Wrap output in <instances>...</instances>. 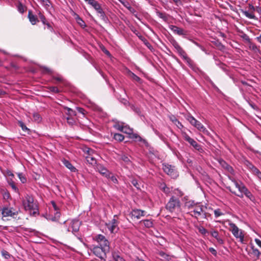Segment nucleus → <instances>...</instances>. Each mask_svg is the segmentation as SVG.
Returning a JSON list of instances; mask_svg holds the SVG:
<instances>
[{"mask_svg":"<svg viewBox=\"0 0 261 261\" xmlns=\"http://www.w3.org/2000/svg\"><path fill=\"white\" fill-rule=\"evenodd\" d=\"M230 227V230L233 235V236L238 239L242 244H245L244 242V232L242 229H240L236 225V224L230 222L228 224Z\"/></svg>","mask_w":261,"mask_h":261,"instance_id":"8","label":"nucleus"},{"mask_svg":"<svg viewBox=\"0 0 261 261\" xmlns=\"http://www.w3.org/2000/svg\"><path fill=\"white\" fill-rule=\"evenodd\" d=\"M41 4L46 9H48L50 6V2L49 0H40Z\"/></svg>","mask_w":261,"mask_h":261,"instance_id":"39","label":"nucleus"},{"mask_svg":"<svg viewBox=\"0 0 261 261\" xmlns=\"http://www.w3.org/2000/svg\"><path fill=\"white\" fill-rule=\"evenodd\" d=\"M104 52V53L110 58L111 59L112 58V56L110 54V53L109 52V50H102Z\"/></svg>","mask_w":261,"mask_h":261,"instance_id":"61","label":"nucleus"},{"mask_svg":"<svg viewBox=\"0 0 261 261\" xmlns=\"http://www.w3.org/2000/svg\"><path fill=\"white\" fill-rule=\"evenodd\" d=\"M33 121L37 123H40L42 120V117L37 112H34L33 114Z\"/></svg>","mask_w":261,"mask_h":261,"instance_id":"27","label":"nucleus"},{"mask_svg":"<svg viewBox=\"0 0 261 261\" xmlns=\"http://www.w3.org/2000/svg\"><path fill=\"white\" fill-rule=\"evenodd\" d=\"M179 128H182L184 126L179 121H177L176 123H174Z\"/></svg>","mask_w":261,"mask_h":261,"instance_id":"58","label":"nucleus"},{"mask_svg":"<svg viewBox=\"0 0 261 261\" xmlns=\"http://www.w3.org/2000/svg\"><path fill=\"white\" fill-rule=\"evenodd\" d=\"M252 167L253 169V173L261 181V172L256 167L252 166Z\"/></svg>","mask_w":261,"mask_h":261,"instance_id":"34","label":"nucleus"},{"mask_svg":"<svg viewBox=\"0 0 261 261\" xmlns=\"http://www.w3.org/2000/svg\"><path fill=\"white\" fill-rule=\"evenodd\" d=\"M81 223L82 222L79 220H72L70 222L69 226L67 228V230L68 232L71 231L82 242V237L78 233Z\"/></svg>","mask_w":261,"mask_h":261,"instance_id":"7","label":"nucleus"},{"mask_svg":"<svg viewBox=\"0 0 261 261\" xmlns=\"http://www.w3.org/2000/svg\"><path fill=\"white\" fill-rule=\"evenodd\" d=\"M43 216L48 220L56 222L58 221L60 217V213L59 212H56L55 213L54 216L50 214L46 213L43 215Z\"/></svg>","mask_w":261,"mask_h":261,"instance_id":"18","label":"nucleus"},{"mask_svg":"<svg viewBox=\"0 0 261 261\" xmlns=\"http://www.w3.org/2000/svg\"><path fill=\"white\" fill-rule=\"evenodd\" d=\"M235 187L238 189L239 192L240 193V194H237L236 195L240 198H243V194L247 189V188L241 181H239V183H236Z\"/></svg>","mask_w":261,"mask_h":261,"instance_id":"17","label":"nucleus"},{"mask_svg":"<svg viewBox=\"0 0 261 261\" xmlns=\"http://www.w3.org/2000/svg\"><path fill=\"white\" fill-rule=\"evenodd\" d=\"M112 255L115 261H125L117 253L114 252L113 253Z\"/></svg>","mask_w":261,"mask_h":261,"instance_id":"37","label":"nucleus"},{"mask_svg":"<svg viewBox=\"0 0 261 261\" xmlns=\"http://www.w3.org/2000/svg\"><path fill=\"white\" fill-rule=\"evenodd\" d=\"M229 179L236 186V183H239V182L237 181L234 178L231 177L230 176L228 177Z\"/></svg>","mask_w":261,"mask_h":261,"instance_id":"64","label":"nucleus"},{"mask_svg":"<svg viewBox=\"0 0 261 261\" xmlns=\"http://www.w3.org/2000/svg\"><path fill=\"white\" fill-rule=\"evenodd\" d=\"M130 76L134 80L136 81H137L138 82H140L141 81V79L138 76H137L133 72H130Z\"/></svg>","mask_w":261,"mask_h":261,"instance_id":"44","label":"nucleus"},{"mask_svg":"<svg viewBox=\"0 0 261 261\" xmlns=\"http://www.w3.org/2000/svg\"><path fill=\"white\" fill-rule=\"evenodd\" d=\"M159 255L165 259H168L169 255L163 251H160L158 253Z\"/></svg>","mask_w":261,"mask_h":261,"instance_id":"48","label":"nucleus"},{"mask_svg":"<svg viewBox=\"0 0 261 261\" xmlns=\"http://www.w3.org/2000/svg\"><path fill=\"white\" fill-rule=\"evenodd\" d=\"M121 132L129 135V134H132V133L133 132V129L130 128L127 125H124Z\"/></svg>","mask_w":261,"mask_h":261,"instance_id":"32","label":"nucleus"},{"mask_svg":"<svg viewBox=\"0 0 261 261\" xmlns=\"http://www.w3.org/2000/svg\"><path fill=\"white\" fill-rule=\"evenodd\" d=\"M210 234L211 235L214 237V238H215L217 242L219 243V244H223L224 243V241L222 239H221L219 236V232L217 230H212L211 231H210Z\"/></svg>","mask_w":261,"mask_h":261,"instance_id":"22","label":"nucleus"},{"mask_svg":"<svg viewBox=\"0 0 261 261\" xmlns=\"http://www.w3.org/2000/svg\"><path fill=\"white\" fill-rule=\"evenodd\" d=\"M88 4L90 5L96 11L97 13L101 20L107 22L108 21V18L106 16L105 12L101 7L100 5L95 0H84Z\"/></svg>","mask_w":261,"mask_h":261,"instance_id":"6","label":"nucleus"},{"mask_svg":"<svg viewBox=\"0 0 261 261\" xmlns=\"http://www.w3.org/2000/svg\"><path fill=\"white\" fill-rule=\"evenodd\" d=\"M186 118L192 125L196 128L199 131L207 135L210 134L208 130L205 126L200 121L196 119L191 114L189 113L186 116Z\"/></svg>","mask_w":261,"mask_h":261,"instance_id":"5","label":"nucleus"},{"mask_svg":"<svg viewBox=\"0 0 261 261\" xmlns=\"http://www.w3.org/2000/svg\"><path fill=\"white\" fill-rule=\"evenodd\" d=\"M18 177L22 183H25L27 181V179L24 175L22 173H18Z\"/></svg>","mask_w":261,"mask_h":261,"instance_id":"42","label":"nucleus"},{"mask_svg":"<svg viewBox=\"0 0 261 261\" xmlns=\"http://www.w3.org/2000/svg\"><path fill=\"white\" fill-rule=\"evenodd\" d=\"M83 151L84 152V156L88 163L92 165H94L96 164V158L98 156V154L94 150L85 146L83 147Z\"/></svg>","mask_w":261,"mask_h":261,"instance_id":"4","label":"nucleus"},{"mask_svg":"<svg viewBox=\"0 0 261 261\" xmlns=\"http://www.w3.org/2000/svg\"><path fill=\"white\" fill-rule=\"evenodd\" d=\"M129 138L133 139L135 141H138L144 144L146 146H148V143L147 142V141L142 138H141L139 135H138L137 134L133 133V132L132 133V134H129Z\"/></svg>","mask_w":261,"mask_h":261,"instance_id":"16","label":"nucleus"},{"mask_svg":"<svg viewBox=\"0 0 261 261\" xmlns=\"http://www.w3.org/2000/svg\"><path fill=\"white\" fill-rule=\"evenodd\" d=\"M255 39L256 40V41L259 43H260L261 44V34H259L258 36H257Z\"/></svg>","mask_w":261,"mask_h":261,"instance_id":"63","label":"nucleus"},{"mask_svg":"<svg viewBox=\"0 0 261 261\" xmlns=\"http://www.w3.org/2000/svg\"><path fill=\"white\" fill-rule=\"evenodd\" d=\"M210 252L213 254L214 256H216L217 255V252L216 249H215L213 247H211L208 249Z\"/></svg>","mask_w":261,"mask_h":261,"instance_id":"53","label":"nucleus"},{"mask_svg":"<svg viewBox=\"0 0 261 261\" xmlns=\"http://www.w3.org/2000/svg\"><path fill=\"white\" fill-rule=\"evenodd\" d=\"M28 17L30 20V21L31 22L32 24H35L38 21L37 17L33 15L30 11L29 12Z\"/></svg>","mask_w":261,"mask_h":261,"instance_id":"28","label":"nucleus"},{"mask_svg":"<svg viewBox=\"0 0 261 261\" xmlns=\"http://www.w3.org/2000/svg\"><path fill=\"white\" fill-rule=\"evenodd\" d=\"M245 196L251 201L253 202H255V198L252 193L247 189L243 194V196Z\"/></svg>","mask_w":261,"mask_h":261,"instance_id":"25","label":"nucleus"},{"mask_svg":"<svg viewBox=\"0 0 261 261\" xmlns=\"http://www.w3.org/2000/svg\"><path fill=\"white\" fill-rule=\"evenodd\" d=\"M241 37L247 42H250V39L249 37L246 34H243L241 35Z\"/></svg>","mask_w":261,"mask_h":261,"instance_id":"49","label":"nucleus"},{"mask_svg":"<svg viewBox=\"0 0 261 261\" xmlns=\"http://www.w3.org/2000/svg\"><path fill=\"white\" fill-rule=\"evenodd\" d=\"M256 244L261 248V241L258 239H255L254 240Z\"/></svg>","mask_w":261,"mask_h":261,"instance_id":"62","label":"nucleus"},{"mask_svg":"<svg viewBox=\"0 0 261 261\" xmlns=\"http://www.w3.org/2000/svg\"><path fill=\"white\" fill-rule=\"evenodd\" d=\"M18 11L20 13H22L24 12V8L21 4H19L17 7Z\"/></svg>","mask_w":261,"mask_h":261,"instance_id":"52","label":"nucleus"},{"mask_svg":"<svg viewBox=\"0 0 261 261\" xmlns=\"http://www.w3.org/2000/svg\"><path fill=\"white\" fill-rule=\"evenodd\" d=\"M199 203H195L194 201H189L186 203V206H187L189 208H193L196 206V205H198Z\"/></svg>","mask_w":261,"mask_h":261,"instance_id":"35","label":"nucleus"},{"mask_svg":"<svg viewBox=\"0 0 261 261\" xmlns=\"http://www.w3.org/2000/svg\"><path fill=\"white\" fill-rule=\"evenodd\" d=\"M67 123L70 125H73L74 123V120L69 117H67Z\"/></svg>","mask_w":261,"mask_h":261,"instance_id":"55","label":"nucleus"},{"mask_svg":"<svg viewBox=\"0 0 261 261\" xmlns=\"http://www.w3.org/2000/svg\"><path fill=\"white\" fill-rule=\"evenodd\" d=\"M113 138L115 140L119 141V142L122 141L124 139V136L122 135V134H119V133H115L114 135Z\"/></svg>","mask_w":261,"mask_h":261,"instance_id":"33","label":"nucleus"},{"mask_svg":"<svg viewBox=\"0 0 261 261\" xmlns=\"http://www.w3.org/2000/svg\"><path fill=\"white\" fill-rule=\"evenodd\" d=\"M96 168L97 171L103 176L106 177H109L110 172L103 165L98 164L97 165Z\"/></svg>","mask_w":261,"mask_h":261,"instance_id":"20","label":"nucleus"},{"mask_svg":"<svg viewBox=\"0 0 261 261\" xmlns=\"http://www.w3.org/2000/svg\"><path fill=\"white\" fill-rule=\"evenodd\" d=\"M169 28L174 34L184 37H185L187 35V33L186 31H185L182 28H179L176 25H169Z\"/></svg>","mask_w":261,"mask_h":261,"instance_id":"15","label":"nucleus"},{"mask_svg":"<svg viewBox=\"0 0 261 261\" xmlns=\"http://www.w3.org/2000/svg\"><path fill=\"white\" fill-rule=\"evenodd\" d=\"M203 206L202 204H199L196 205L193 210L189 212L190 215L196 219H198L199 217H201L202 218H206V213L203 212Z\"/></svg>","mask_w":261,"mask_h":261,"instance_id":"9","label":"nucleus"},{"mask_svg":"<svg viewBox=\"0 0 261 261\" xmlns=\"http://www.w3.org/2000/svg\"><path fill=\"white\" fill-rule=\"evenodd\" d=\"M117 215H114L113 219L106 224L107 227L111 233L117 232L119 229L118 221L115 219V217H117Z\"/></svg>","mask_w":261,"mask_h":261,"instance_id":"13","label":"nucleus"},{"mask_svg":"<svg viewBox=\"0 0 261 261\" xmlns=\"http://www.w3.org/2000/svg\"><path fill=\"white\" fill-rule=\"evenodd\" d=\"M144 226L147 228H150L153 226L152 221L151 220H144L142 221Z\"/></svg>","mask_w":261,"mask_h":261,"instance_id":"36","label":"nucleus"},{"mask_svg":"<svg viewBox=\"0 0 261 261\" xmlns=\"http://www.w3.org/2000/svg\"><path fill=\"white\" fill-rule=\"evenodd\" d=\"M22 204L25 211H28L31 215L35 216L39 214L38 204L32 195H25L22 200Z\"/></svg>","mask_w":261,"mask_h":261,"instance_id":"2","label":"nucleus"},{"mask_svg":"<svg viewBox=\"0 0 261 261\" xmlns=\"http://www.w3.org/2000/svg\"><path fill=\"white\" fill-rule=\"evenodd\" d=\"M243 13L246 17H247L249 19H256L255 16L254 15V13L252 12H250L247 11H244L243 12Z\"/></svg>","mask_w":261,"mask_h":261,"instance_id":"30","label":"nucleus"},{"mask_svg":"<svg viewBox=\"0 0 261 261\" xmlns=\"http://www.w3.org/2000/svg\"><path fill=\"white\" fill-rule=\"evenodd\" d=\"M49 89L50 91L55 93H58L60 92V90L56 87H50Z\"/></svg>","mask_w":261,"mask_h":261,"instance_id":"50","label":"nucleus"},{"mask_svg":"<svg viewBox=\"0 0 261 261\" xmlns=\"http://www.w3.org/2000/svg\"><path fill=\"white\" fill-rule=\"evenodd\" d=\"M51 204H52V205H53V207H54V208L55 211H56V212H59V211H58V207H57V206L56 205V204L55 202H54V201H51Z\"/></svg>","mask_w":261,"mask_h":261,"instance_id":"60","label":"nucleus"},{"mask_svg":"<svg viewBox=\"0 0 261 261\" xmlns=\"http://www.w3.org/2000/svg\"><path fill=\"white\" fill-rule=\"evenodd\" d=\"M245 196L251 201L253 202H255V198L252 193L247 189L243 194V196Z\"/></svg>","mask_w":261,"mask_h":261,"instance_id":"24","label":"nucleus"},{"mask_svg":"<svg viewBox=\"0 0 261 261\" xmlns=\"http://www.w3.org/2000/svg\"><path fill=\"white\" fill-rule=\"evenodd\" d=\"M76 110H77V111L79 113H81V114H82L83 115H85V110L83 108H80V107H77L76 108Z\"/></svg>","mask_w":261,"mask_h":261,"instance_id":"57","label":"nucleus"},{"mask_svg":"<svg viewBox=\"0 0 261 261\" xmlns=\"http://www.w3.org/2000/svg\"><path fill=\"white\" fill-rule=\"evenodd\" d=\"M63 163L66 167H67L70 170V171L75 172L77 171L76 169L72 165V164L69 161L67 160H64L63 161Z\"/></svg>","mask_w":261,"mask_h":261,"instance_id":"23","label":"nucleus"},{"mask_svg":"<svg viewBox=\"0 0 261 261\" xmlns=\"http://www.w3.org/2000/svg\"><path fill=\"white\" fill-rule=\"evenodd\" d=\"M182 135L185 140L187 141L196 150L199 152H202L203 151L201 145L197 143V142L193 139L191 138L186 133H182Z\"/></svg>","mask_w":261,"mask_h":261,"instance_id":"11","label":"nucleus"},{"mask_svg":"<svg viewBox=\"0 0 261 261\" xmlns=\"http://www.w3.org/2000/svg\"><path fill=\"white\" fill-rule=\"evenodd\" d=\"M97 243V245H93V253L101 259H105L107 257V253L109 251V242L106 237L102 234H98L94 239Z\"/></svg>","mask_w":261,"mask_h":261,"instance_id":"1","label":"nucleus"},{"mask_svg":"<svg viewBox=\"0 0 261 261\" xmlns=\"http://www.w3.org/2000/svg\"><path fill=\"white\" fill-rule=\"evenodd\" d=\"M166 208L170 213L181 212V204L178 198L172 196L166 205Z\"/></svg>","mask_w":261,"mask_h":261,"instance_id":"3","label":"nucleus"},{"mask_svg":"<svg viewBox=\"0 0 261 261\" xmlns=\"http://www.w3.org/2000/svg\"><path fill=\"white\" fill-rule=\"evenodd\" d=\"M162 165L164 171L172 178H175L178 176L175 166L166 163L163 164Z\"/></svg>","mask_w":261,"mask_h":261,"instance_id":"10","label":"nucleus"},{"mask_svg":"<svg viewBox=\"0 0 261 261\" xmlns=\"http://www.w3.org/2000/svg\"><path fill=\"white\" fill-rule=\"evenodd\" d=\"M124 124L123 122L117 121L113 125V127L116 129L122 132Z\"/></svg>","mask_w":261,"mask_h":261,"instance_id":"29","label":"nucleus"},{"mask_svg":"<svg viewBox=\"0 0 261 261\" xmlns=\"http://www.w3.org/2000/svg\"><path fill=\"white\" fill-rule=\"evenodd\" d=\"M252 253L256 257V259H258L259 257L260 254H261V253L259 251V250L257 248H255V249L252 250Z\"/></svg>","mask_w":261,"mask_h":261,"instance_id":"40","label":"nucleus"},{"mask_svg":"<svg viewBox=\"0 0 261 261\" xmlns=\"http://www.w3.org/2000/svg\"><path fill=\"white\" fill-rule=\"evenodd\" d=\"M121 159L123 161H124L125 163H127V164L131 163L130 160L128 158L127 156L126 155H123L121 156Z\"/></svg>","mask_w":261,"mask_h":261,"instance_id":"47","label":"nucleus"},{"mask_svg":"<svg viewBox=\"0 0 261 261\" xmlns=\"http://www.w3.org/2000/svg\"><path fill=\"white\" fill-rule=\"evenodd\" d=\"M18 124L20 127H21L22 130L24 132H27L28 134H30L31 133V130L29 128H28L26 125L24 124V123L21 121H18Z\"/></svg>","mask_w":261,"mask_h":261,"instance_id":"31","label":"nucleus"},{"mask_svg":"<svg viewBox=\"0 0 261 261\" xmlns=\"http://www.w3.org/2000/svg\"><path fill=\"white\" fill-rule=\"evenodd\" d=\"M179 56L186 62L188 66L193 70L196 71L198 68L196 67L193 61L189 58L184 50H177Z\"/></svg>","mask_w":261,"mask_h":261,"instance_id":"12","label":"nucleus"},{"mask_svg":"<svg viewBox=\"0 0 261 261\" xmlns=\"http://www.w3.org/2000/svg\"><path fill=\"white\" fill-rule=\"evenodd\" d=\"M2 214L3 217H14L18 214V211L13 207H4L2 210Z\"/></svg>","mask_w":261,"mask_h":261,"instance_id":"14","label":"nucleus"},{"mask_svg":"<svg viewBox=\"0 0 261 261\" xmlns=\"http://www.w3.org/2000/svg\"><path fill=\"white\" fill-rule=\"evenodd\" d=\"M127 9L133 14H135V13L136 12L135 9H134L133 7H132L130 6H129L128 7H127Z\"/></svg>","mask_w":261,"mask_h":261,"instance_id":"59","label":"nucleus"},{"mask_svg":"<svg viewBox=\"0 0 261 261\" xmlns=\"http://www.w3.org/2000/svg\"><path fill=\"white\" fill-rule=\"evenodd\" d=\"M156 14L159 17L162 19L164 21L167 22L168 21L169 15L165 13L161 12L159 11H156Z\"/></svg>","mask_w":261,"mask_h":261,"instance_id":"26","label":"nucleus"},{"mask_svg":"<svg viewBox=\"0 0 261 261\" xmlns=\"http://www.w3.org/2000/svg\"><path fill=\"white\" fill-rule=\"evenodd\" d=\"M108 178H110L111 180L116 184H117L118 183V180L117 179V178L113 175V174L110 172L109 177H107Z\"/></svg>","mask_w":261,"mask_h":261,"instance_id":"41","label":"nucleus"},{"mask_svg":"<svg viewBox=\"0 0 261 261\" xmlns=\"http://www.w3.org/2000/svg\"><path fill=\"white\" fill-rule=\"evenodd\" d=\"M199 231L202 234H205L207 232L206 229L203 227L199 228Z\"/></svg>","mask_w":261,"mask_h":261,"instance_id":"56","label":"nucleus"},{"mask_svg":"<svg viewBox=\"0 0 261 261\" xmlns=\"http://www.w3.org/2000/svg\"><path fill=\"white\" fill-rule=\"evenodd\" d=\"M225 168L227 170V171L228 172H229L231 174H233L234 173V170L233 169V168L230 166L229 165L226 164V166H225Z\"/></svg>","mask_w":261,"mask_h":261,"instance_id":"51","label":"nucleus"},{"mask_svg":"<svg viewBox=\"0 0 261 261\" xmlns=\"http://www.w3.org/2000/svg\"><path fill=\"white\" fill-rule=\"evenodd\" d=\"M9 184L10 186L11 187L12 189L15 192H18V189L17 187L15 186V183L13 181L11 180L9 181Z\"/></svg>","mask_w":261,"mask_h":261,"instance_id":"45","label":"nucleus"},{"mask_svg":"<svg viewBox=\"0 0 261 261\" xmlns=\"http://www.w3.org/2000/svg\"><path fill=\"white\" fill-rule=\"evenodd\" d=\"M214 215L215 218H218L220 216H223L224 215V214L222 212L220 208H217L214 210Z\"/></svg>","mask_w":261,"mask_h":261,"instance_id":"38","label":"nucleus"},{"mask_svg":"<svg viewBox=\"0 0 261 261\" xmlns=\"http://www.w3.org/2000/svg\"><path fill=\"white\" fill-rule=\"evenodd\" d=\"M132 184L137 189H139L140 188L139 187V184L138 183V181L136 179H134L132 180Z\"/></svg>","mask_w":261,"mask_h":261,"instance_id":"54","label":"nucleus"},{"mask_svg":"<svg viewBox=\"0 0 261 261\" xmlns=\"http://www.w3.org/2000/svg\"><path fill=\"white\" fill-rule=\"evenodd\" d=\"M163 191L166 194H169L170 192V189L167 187L165 184L162 186Z\"/></svg>","mask_w":261,"mask_h":261,"instance_id":"43","label":"nucleus"},{"mask_svg":"<svg viewBox=\"0 0 261 261\" xmlns=\"http://www.w3.org/2000/svg\"><path fill=\"white\" fill-rule=\"evenodd\" d=\"M72 16L74 17L77 23L82 28H85L86 27V24L85 21L83 20V19L75 12H72Z\"/></svg>","mask_w":261,"mask_h":261,"instance_id":"21","label":"nucleus"},{"mask_svg":"<svg viewBox=\"0 0 261 261\" xmlns=\"http://www.w3.org/2000/svg\"><path fill=\"white\" fill-rule=\"evenodd\" d=\"M130 215L132 217L139 219L141 217L145 216V212L140 209H134L131 212Z\"/></svg>","mask_w":261,"mask_h":261,"instance_id":"19","label":"nucleus"},{"mask_svg":"<svg viewBox=\"0 0 261 261\" xmlns=\"http://www.w3.org/2000/svg\"><path fill=\"white\" fill-rule=\"evenodd\" d=\"M2 254L3 256L6 259H9L10 257V254L6 250L2 251Z\"/></svg>","mask_w":261,"mask_h":261,"instance_id":"46","label":"nucleus"}]
</instances>
